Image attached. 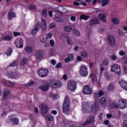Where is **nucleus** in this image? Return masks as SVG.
<instances>
[{"label": "nucleus", "instance_id": "nucleus-24", "mask_svg": "<svg viewBox=\"0 0 127 127\" xmlns=\"http://www.w3.org/2000/svg\"><path fill=\"white\" fill-rule=\"evenodd\" d=\"M98 23H99V20L97 19H91L90 20V24L91 26H95Z\"/></svg>", "mask_w": 127, "mask_h": 127}, {"label": "nucleus", "instance_id": "nucleus-46", "mask_svg": "<svg viewBox=\"0 0 127 127\" xmlns=\"http://www.w3.org/2000/svg\"><path fill=\"white\" fill-rule=\"evenodd\" d=\"M81 55L83 58H86L87 56H88V54H87V52L85 51H83L82 52Z\"/></svg>", "mask_w": 127, "mask_h": 127}, {"label": "nucleus", "instance_id": "nucleus-52", "mask_svg": "<svg viewBox=\"0 0 127 127\" xmlns=\"http://www.w3.org/2000/svg\"><path fill=\"white\" fill-rule=\"evenodd\" d=\"M62 66V64L61 63H59L57 64L56 67L58 69L61 68V66Z\"/></svg>", "mask_w": 127, "mask_h": 127}, {"label": "nucleus", "instance_id": "nucleus-14", "mask_svg": "<svg viewBox=\"0 0 127 127\" xmlns=\"http://www.w3.org/2000/svg\"><path fill=\"white\" fill-rule=\"evenodd\" d=\"M39 28H40V23H38L31 32L32 35H36L38 31H39Z\"/></svg>", "mask_w": 127, "mask_h": 127}, {"label": "nucleus", "instance_id": "nucleus-34", "mask_svg": "<svg viewBox=\"0 0 127 127\" xmlns=\"http://www.w3.org/2000/svg\"><path fill=\"white\" fill-rule=\"evenodd\" d=\"M110 108L111 109H118L119 108V105H117V102H113V103L110 105Z\"/></svg>", "mask_w": 127, "mask_h": 127}, {"label": "nucleus", "instance_id": "nucleus-39", "mask_svg": "<svg viewBox=\"0 0 127 127\" xmlns=\"http://www.w3.org/2000/svg\"><path fill=\"white\" fill-rule=\"evenodd\" d=\"M51 98H52V99H53V100H56V99H57V98H58V95L56 94H54V93H51L50 95Z\"/></svg>", "mask_w": 127, "mask_h": 127}, {"label": "nucleus", "instance_id": "nucleus-54", "mask_svg": "<svg viewBox=\"0 0 127 127\" xmlns=\"http://www.w3.org/2000/svg\"><path fill=\"white\" fill-rule=\"evenodd\" d=\"M1 83L3 86H8V81H1Z\"/></svg>", "mask_w": 127, "mask_h": 127}, {"label": "nucleus", "instance_id": "nucleus-12", "mask_svg": "<svg viewBox=\"0 0 127 127\" xmlns=\"http://www.w3.org/2000/svg\"><path fill=\"white\" fill-rule=\"evenodd\" d=\"M16 45L17 48H22L23 47V40L21 38H17L14 42Z\"/></svg>", "mask_w": 127, "mask_h": 127}, {"label": "nucleus", "instance_id": "nucleus-18", "mask_svg": "<svg viewBox=\"0 0 127 127\" xmlns=\"http://www.w3.org/2000/svg\"><path fill=\"white\" fill-rule=\"evenodd\" d=\"M73 60H74V55L68 54L67 56V58L65 59L64 62L65 63H69L70 61H73Z\"/></svg>", "mask_w": 127, "mask_h": 127}, {"label": "nucleus", "instance_id": "nucleus-5", "mask_svg": "<svg viewBox=\"0 0 127 127\" xmlns=\"http://www.w3.org/2000/svg\"><path fill=\"white\" fill-rule=\"evenodd\" d=\"M77 83L75 80H69L67 83V87L70 91H75Z\"/></svg>", "mask_w": 127, "mask_h": 127}, {"label": "nucleus", "instance_id": "nucleus-21", "mask_svg": "<svg viewBox=\"0 0 127 127\" xmlns=\"http://www.w3.org/2000/svg\"><path fill=\"white\" fill-rule=\"evenodd\" d=\"M59 12L61 13H64L65 12H67L68 10H67L66 7L65 6H59Z\"/></svg>", "mask_w": 127, "mask_h": 127}, {"label": "nucleus", "instance_id": "nucleus-59", "mask_svg": "<svg viewBox=\"0 0 127 127\" xmlns=\"http://www.w3.org/2000/svg\"><path fill=\"white\" fill-rule=\"evenodd\" d=\"M119 54L121 55V56H124V55H126V53L123 51H121L119 52Z\"/></svg>", "mask_w": 127, "mask_h": 127}, {"label": "nucleus", "instance_id": "nucleus-62", "mask_svg": "<svg viewBox=\"0 0 127 127\" xmlns=\"http://www.w3.org/2000/svg\"><path fill=\"white\" fill-rule=\"evenodd\" d=\"M51 62V64H52V65L56 64V61H55V60H52Z\"/></svg>", "mask_w": 127, "mask_h": 127}, {"label": "nucleus", "instance_id": "nucleus-60", "mask_svg": "<svg viewBox=\"0 0 127 127\" xmlns=\"http://www.w3.org/2000/svg\"><path fill=\"white\" fill-rule=\"evenodd\" d=\"M106 78H107V80L108 81H110V80H111V75H110V74H107V75H106Z\"/></svg>", "mask_w": 127, "mask_h": 127}, {"label": "nucleus", "instance_id": "nucleus-19", "mask_svg": "<svg viewBox=\"0 0 127 127\" xmlns=\"http://www.w3.org/2000/svg\"><path fill=\"white\" fill-rule=\"evenodd\" d=\"M107 89L109 91H113L116 90V85L113 83H110L107 86Z\"/></svg>", "mask_w": 127, "mask_h": 127}, {"label": "nucleus", "instance_id": "nucleus-55", "mask_svg": "<svg viewBox=\"0 0 127 127\" xmlns=\"http://www.w3.org/2000/svg\"><path fill=\"white\" fill-rule=\"evenodd\" d=\"M55 26H56V25H55V24L52 23L50 25V27L49 28L50 29H52V28H54V27H55Z\"/></svg>", "mask_w": 127, "mask_h": 127}, {"label": "nucleus", "instance_id": "nucleus-8", "mask_svg": "<svg viewBox=\"0 0 127 127\" xmlns=\"http://www.w3.org/2000/svg\"><path fill=\"white\" fill-rule=\"evenodd\" d=\"M127 107V100L126 99H121L118 102V108L121 109H126Z\"/></svg>", "mask_w": 127, "mask_h": 127}, {"label": "nucleus", "instance_id": "nucleus-16", "mask_svg": "<svg viewBox=\"0 0 127 127\" xmlns=\"http://www.w3.org/2000/svg\"><path fill=\"white\" fill-rule=\"evenodd\" d=\"M39 89L43 92H47L49 90V85L48 84H44L39 87Z\"/></svg>", "mask_w": 127, "mask_h": 127}, {"label": "nucleus", "instance_id": "nucleus-11", "mask_svg": "<svg viewBox=\"0 0 127 127\" xmlns=\"http://www.w3.org/2000/svg\"><path fill=\"white\" fill-rule=\"evenodd\" d=\"M41 110L42 116H45L48 113V106L46 104H42L41 106Z\"/></svg>", "mask_w": 127, "mask_h": 127}, {"label": "nucleus", "instance_id": "nucleus-4", "mask_svg": "<svg viewBox=\"0 0 127 127\" xmlns=\"http://www.w3.org/2000/svg\"><path fill=\"white\" fill-rule=\"evenodd\" d=\"M49 73V71L47 69L40 68L38 71V74L40 77L44 78L47 77Z\"/></svg>", "mask_w": 127, "mask_h": 127}, {"label": "nucleus", "instance_id": "nucleus-23", "mask_svg": "<svg viewBox=\"0 0 127 127\" xmlns=\"http://www.w3.org/2000/svg\"><path fill=\"white\" fill-rule=\"evenodd\" d=\"M55 19L58 22H63V19L60 17L59 14L57 13L55 15Z\"/></svg>", "mask_w": 127, "mask_h": 127}, {"label": "nucleus", "instance_id": "nucleus-51", "mask_svg": "<svg viewBox=\"0 0 127 127\" xmlns=\"http://www.w3.org/2000/svg\"><path fill=\"white\" fill-rule=\"evenodd\" d=\"M50 45L52 46V47H54V45H55V43L54 42V40H50Z\"/></svg>", "mask_w": 127, "mask_h": 127}, {"label": "nucleus", "instance_id": "nucleus-56", "mask_svg": "<svg viewBox=\"0 0 127 127\" xmlns=\"http://www.w3.org/2000/svg\"><path fill=\"white\" fill-rule=\"evenodd\" d=\"M54 11H55V12H59V6L57 7H55L53 9Z\"/></svg>", "mask_w": 127, "mask_h": 127}, {"label": "nucleus", "instance_id": "nucleus-64", "mask_svg": "<svg viewBox=\"0 0 127 127\" xmlns=\"http://www.w3.org/2000/svg\"><path fill=\"white\" fill-rule=\"evenodd\" d=\"M123 60H125L124 62H125V64H127V57H124Z\"/></svg>", "mask_w": 127, "mask_h": 127}, {"label": "nucleus", "instance_id": "nucleus-30", "mask_svg": "<svg viewBox=\"0 0 127 127\" xmlns=\"http://www.w3.org/2000/svg\"><path fill=\"white\" fill-rule=\"evenodd\" d=\"M100 102L103 107H105V106L107 105L106 98L105 97H102L100 100Z\"/></svg>", "mask_w": 127, "mask_h": 127}, {"label": "nucleus", "instance_id": "nucleus-43", "mask_svg": "<svg viewBox=\"0 0 127 127\" xmlns=\"http://www.w3.org/2000/svg\"><path fill=\"white\" fill-rule=\"evenodd\" d=\"M110 64V62L108 61L104 60L102 61V65L103 66H108Z\"/></svg>", "mask_w": 127, "mask_h": 127}, {"label": "nucleus", "instance_id": "nucleus-42", "mask_svg": "<svg viewBox=\"0 0 127 127\" xmlns=\"http://www.w3.org/2000/svg\"><path fill=\"white\" fill-rule=\"evenodd\" d=\"M42 15H43V16H44L45 17H46V16H47V9L45 8L42 10Z\"/></svg>", "mask_w": 127, "mask_h": 127}, {"label": "nucleus", "instance_id": "nucleus-36", "mask_svg": "<svg viewBox=\"0 0 127 127\" xmlns=\"http://www.w3.org/2000/svg\"><path fill=\"white\" fill-rule=\"evenodd\" d=\"M46 118L47 120H48V121H49V122H53V117H52V116L51 115L47 114L46 115Z\"/></svg>", "mask_w": 127, "mask_h": 127}, {"label": "nucleus", "instance_id": "nucleus-48", "mask_svg": "<svg viewBox=\"0 0 127 127\" xmlns=\"http://www.w3.org/2000/svg\"><path fill=\"white\" fill-rule=\"evenodd\" d=\"M110 59H112V60H113V61H116L117 60V56L115 55H112L110 56Z\"/></svg>", "mask_w": 127, "mask_h": 127}, {"label": "nucleus", "instance_id": "nucleus-53", "mask_svg": "<svg viewBox=\"0 0 127 127\" xmlns=\"http://www.w3.org/2000/svg\"><path fill=\"white\" fill-rule=\"evenodd\" d=\"M28 8L31 10H33L35 8V6L34 5H30L28 6Z\"/></svg>", "mask_w": 127, "mask_h": 127}, {"label": "nucleus", "instance_id": "nucleus-6", "mask_svg": "<svg viewBox=\"0 0 127 127\" xmlns=\"http://www.w3.org/2000/svg\"><path fill=\"white\" fill-rule=\"evenodd\" d=\"M111 71L114 72L116 74L120 75L121 74V66L118 64H114L111 68Z\"/></svg>", "mask_w": 127, "mask_h": 127}, {"label": "nucleus", "instance_id": "nucleus-41", "mask_svg": "<svg viewBox=\"0 0 127 127\" xmlns=\"http://www.w3.org/2000/svg\"><path fill=\"white\" fill-rule=\"evenodd\" d=\"M66 41H67V45L68 46L71 45V44H72V39L70 37H66Z\"/></svg>", "mask_w": 127, "mask_h": 127}, {"label": "nucleus", "instance_id": "nucleus-61", "mask_svg": "<svg viewBox=\"0 0 127 127\" xmlns=\"http://www.w3.org/2000/svg\"><path fill=\"white\" fill-rule=\"evenodd\" d=\"M70 19H71V20H72V21H75V20H76V16H71L70 17Z\"/></svg>", "mask_w": 127, "mask_h": 127}, {"label": "nucleus", "instance_id": "nucleus-50", "mask_svg": "<svg viewBox=\"0 0 127 127\" xmlns=\"http://www.w3.org/2000/svg\"><path fill=\"white\" fill-rule=\"evenodd\" d=\"M21 34V33L20 32H14L13 33V35L15 37H16V36H19Z\"/></svg>", "mask_w": 127, "mask_h": 127}, {"label": "nucleus", "instance_id": "nucleus-29", "mask_svg": "<svg viewBox=\"0 0 127 127\" xmlns=\"http://www.w3.org/2000/svg\"><path fill=\"white\" fill-rule=\"evenodd\" d=\"M13 17H15V14L13 12H9L8 14V18L9 20H10L13 18Z\"/></svg>", "mask_w": 127, "mask_h": 127}, {"label": "nucleus", "instance_id": "nucleus-27", "mask_svg": "<svg viewBox=\"0 0 127 127\" xmlns=\"http://www.w3.org/2000/svg\"><path fill=\"white\" fill-rule=\"evenodd\" d=\"M73 34L75 36H80L81 35V33L79 31V30L77 29H73Z\"/></svg>", "mask_w": 127, "mask_h": 127}, {"label": "nucleus", "instance_id": "nucleus-2", "mask_svg": "<svg viewBox=\"0 0 127 127\" xmlns=\"http://www.w3.org/2000/svg\"><path fill=\"white\" fill-rule=\"evenodd\" d=\"M96 108V105L94 104L91 106V108L90 107V105L86 103H83L82 104V111L83 113H90L92 110H94Z\"/></svg>", "mask_w": 127, "mask_h": 127}, {"label": "nucleus", "instance_id": "nucleus-35", "mask_svg": "<svg viewBox=\"0 0 127 127\" xmlns=\"http://www.w3.org/2000/svg\"><path fill=\"white\" fill-rule=\"evenodd\" d=\"M11 122L13 123V125H18L19 121L17 118H13L11 119Z\"/></svg>", "mask_w": 127, "mask_h": 127}, {"label": "nucleus", "instance_id": "nucleus-7", "mask_svg": "<svg viewBox=\"0 0 127 127\" xmlns=\"http://www.w3.org/2000/svg\"><path fill=\"white\" fill-rule=\"evenodd\" d=\"M6 75L9 78H11V77H16V76H17V72H16V70L15 69H9L6 71Z\"/></svg>", "mask_w": 127, "mask_h": 127}, {"label": "nucleus", "instance_id": "nucleus-47", "mask_svg": "<svg viewBox=\"0 0 127 127\" xmlns=\"http://www.w3.org/2000/svg\"><path fill=\"white\" fill-rule=\"evenodd\" d=\"M12 53V50L10 49L6 53V54L7 56H10Z\"/></svg>", "mask_w": 127, "mask_h": 127}, {"label": "nucleus", "instance_id": "nucleus-22", "mask_svg": "<svg viewBox=\"0 0 127 127\" xmlns=\"http://www.w3.org/2000/svg\"><path fill=\"white\" fill-rule=\"evenodd\" d=\"M74 27H75V26L74 25L70 26H65L64 27V29L66 32H71V31H72V30L73 29V28Z\"/></svg>", "mask_w": 127, "mask_h": 127}, {"label": "nucleus", "instance_id": "nucleus-3", "mask_svg": "<svg viewBox=\"0 0 127 127\" xmlns=\"http://www.w3.org/2000/svg\"><path fill=\"white\" fill-rule=\"evenodd\" d=\"M79 74L82 77H86L88 76V68L86 65H81L79 69Z\"/></svg>", "mask_w": 127, "mask_h": 127}, {"label": "nucleus", "instance_id": "nucleus-33", "mask_svg": "<svg viewBox=\"0 0 127 127\" xmlns=\"http://www.w3.org/2000/svg\"><path fill=\"white\" fill-rule=\"evenodd\" d=\"M12 37L11 36H6L3 38L4 41H11Z\"/></svg>", "mask_w": 127, "mask_h": 127}, {"label": "nucleus", "instance_id": "nucleus-32", "mask_svg": "<svg viewBox=\"0 0 127 127\" xmlns=\"http://www.w3.org/2000/svg\"><path fill=\"white\" fill-rule=\"evenodd\" d=\"M9 95V90H6L3 94V100H7L8 95Z\"/></svg>", "mask_w": 127, "mask_h": 127}, {"label": "nucleus", "instance_id": "nucleus-49", "mask_svg": "<svg viewBox=\"0 0 127 127\" xmlns=\"http://www.w3.org/2000/svg\"><path fill=\"white\" fill-rule=\"evenodd\" d=\"M34 84V81H30L29 82L26 84V87H30V86L33 85Z\"/></svg>", "mask_w": 127, "mask_h": 127}, {"label": "nucleus", "instance_id": "nucleus-25", "mask_svg": "<svg viewBox=\"0 0 127 127\" xmlns=\"http://www.w3.org/2000/svg\"><path fill=\"white\" fill-rule=\"evenodd\" d=\"M90 78H91L92 82L94 84H97L98 79H97V76H96V75H95L94 74H91Z\"/></svg>", "mask_w": 127, "mask_h": 127}, {"label": "nucleus", "instance_id": "nucleus-15", "mask_svg": "<svg viewBox=\"0 0 127 127\" xmlns=\"http://www.w3.org/2000/svg\"><path fill=\"white\" fill-rule=\"evenodd\" d=\"M108 43L110 45L115 46L116 45V38L113 36H110L108 38Z\"/></svg>", "mask_w": 127, "mask_h": 127}, {"label": "nucleus", "instance_id": "nucleus-40", "mask_svg": "<svg viewBox=\"0 0 127 127\" xmlns=\"http://www.w3.org/2000/svg\"><path fill=\"white\" fill-rule=\"evenodd\" d=\"M90 17L88 16H86L85 15H81L80 17V19H84V20H87V19H89Z\"/></svg>", "mask_w": 127, "mask_h": 127}, {"label": "nucleus", "instance_id": "nucleus-9", "mask_svg": "<svg viewBox=\"0 0 127 127\" xmlns=\"http://www.w3.org/2000/svg\"><path fill=\"white\" fill-rule=\"evenodd\" d=\"M82 92L85 95H91L92 93V89L90 87V85H85L83 88Z\"/></svg>", "mask_w": 127, "mask_h": 127}, {"label": "nucleus", "instance_id": "nucleus-63", "mask_svg": "<svg viewBox=\"0 0 127 127\" xmlns=\"http://www.w3.org/2000/svg\"><path fill=\"white\" fill-rule=\"evenodd\" d=\"M123 127H127V121H124Z\"/></svg>", "mask_w": 127, "mask_h": 127}, {"label": "nucleus", "instance_id": "nucleus-26", "mask_svg": "<svg viewBox=\"0 0 127 127\" xmlns=\"http://www.w3.org/2000/svg\"><path fill=\"white\" fill-rule=\"evenodd\" d=\"M98 18L101 20V21H103V22H106L107 20L106 19V15L103 14H100L98 15Z\"/></svg>", "mask_w": 127, "mask_h": 127}, {"label": "nucleus", "instance_id": "nucleus-37", "mask_svg": "<svg viewBox=\"0 0 127 127\" xmlns=\"http://www.w3.org/2000/svg\"><path fill=\"white\" fill-rule=\"evenodd\" d=\"M27 63V59L26 58H24L21 62V66H24L25 64Z\"/></svg>", "mask_w": 127, "mask_h": 127}, {"label": "nucleus", "instance_id": "nucleus-44", "mask_svg": "<svg viewBox=\"0 0 127 127\" xmlns=\"http://www.w3.org/2000/svg\"><path fill=\"white\" fill-rule=\"evenodd\" d=\"M112 22L113 23L115 24H119L120 23V21H119V19L117 18H114L112 19Z\"/></svg>", "mask_w": 127, "mask_h": 127}, {"label": "nucleus", "instance_id": "nucleus-31", "mask_svg": "<svg viewBox=\"0 0 127 127\" xmlns=\"http://www.w3.org/2000/svg\"><path fill=\"white\" fill-rule=\"evenodd\" d=\"M18 65V62L17 61H15L13 63L10 64L9 66L10 67H15ZM9 66H8L7 68H8Z\"/></svg>", "mask_w": 127, "mask_h": 127}, {"label": "nucleus", "instance_id": "nucleus-10", "mask_svg": "<svg viewBox=\"0 0 127 127\" xmlns=\"http://www.w3.org/2000/svg\"><path fill=\"white\" fill-rule=\"evenodd\" d=\"M51 84L54 88H58L61 87L62 83L59 80H52L51 81Z\"/></svg>", "mask_w": 127, "mask_h": 127}, {"label": "nucleus", "instance_id": "nucleus-38", "mask_svg": "<svg viewBox=\"0 0 127 127\" xmlns=\"http://www.w3.org/2000/svg\"><path fill=\"white\" fill-rule=\"evenodd\" d=\"M110 0H102V6H106V5H108Z\"/></svg>", "mask_w": 127, "mask_h": 127}, {"label": "nucleus", "instance_id": "nucleus-45", "mask_svg": "<svg viewBox=\"0 0 127 127\" xmlns=\"http://www.w3.org/2000/svg\"><path fill=\"white\" fill-rule=\"evenodd\" d=\"M52 33L51 32H49L46 35V39H50L52 38Z\"/></svg>", "mask_w": 127, "mask_h": 127}, {"label": "nucleus", "instance_id": "nucleus-1", "mask_svg": "<svg viewBox=\"0 0 127 127\" xmlns=\"http://www.w3.org/2000/svg\"><path fill=\"white\" fill-rule=\"evenodd\" d=\"M70 98L67 95H65L63 106V112L64 114H68L70 111Z\"/></svg>", "mask_w": 127, "mask_h": 127}, {"label": "nucleus", "instance_id": "nucleus-20", "mask_svg": "<svg viewBox=\"0 0 127 127\" xmlns=\"http://www.w3.org/2000/svg\"><path fill=\"white\" fill-rule=\"evenodd\" d=\"M43 52L42 51H38L35 55V57L37 59H41L44 56Z\"/></svg>", "mask_w": 127, "mask_h": 127}, {"label": "nucleus", "instance_id": "nucleus-58", "mask_svg": "<svg viewBox=\"0 0 127 127\" xmlns=\"http://www.w3.org/2000/svg\"><path fill=\"white\" fill-rule=\"evenodd\" d=\"M99 96L102 97L104 95V92L102 90H100L98 93Z\"/></svg>", "mask_w": 127, "mask_h": 127}, {"label": "nucleus", "instance_id": "nucleus-28", "mask_svg": "<svg viewBox=\"0 0 127 127\" xmlns=\"http://www.w3.org/2000/svg\"><path fill=\"white\" fill-rule=\"evenodd\" d=\"M24 51L26 53H28L29 54L32 52V48L31 47H26Z\"/></svg>", "mask_w": 127, "mask_h": 127}, {"label": "nucleus", "instance_id": "nucleus-13", "mask_svg": "<svg viewBox=\"0 0 127 127\" xmlns=\"http://www.w3.org/2000/svg\"><path fill=\"white\" fill-rule=\"evenodd\" d=\"M95 122V117L93 116H90L87 120L82 123V126L83 127H85V126H87V125H90V124H92V123H94Z\"/></svg>", "mask_w": 127, "mask_h": 127}, {"label": "nucleus", "instance_id": "nucleus-17", "mask_svg": "<svg viewBox=\"0 0 127 127\" xmlns=\"http://www.w3.org/2000/svg\"><path fill=\"white\" fill-rule=\"evenodd\" d=\"M40 27H41L42 30H46L47 23L45 20L42 19V21L41 22V24H40Z\"/></svg>", "mask_w": 127, "mask_h": 127}, {"label": "nucleus", "instance_id": "nucleus-57", "mask_svg": "<svg viewBox=\"0 0 127 127\" xmlns=\"http://www.w3.org/2000/svg\"><path fill=\"white\" fill-rule=\"evenodd\" d=\"M68 120H67V119H66L65 118H63V123L64 124V125H67L68 124Z\"/></svg>", "mask_w": 127, "mask_h": 127}]
</instances>
